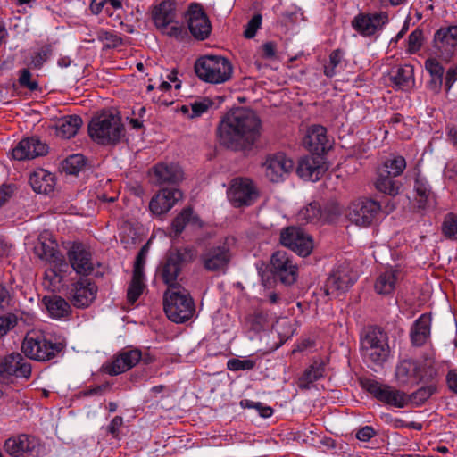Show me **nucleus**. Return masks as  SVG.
Here are the masks:
<instances>
[{"mask_svg":"<svg viewBox=\"0 0 457 457\" xmlns=\"http://www.w3.org/2000/svg\"><path fill=\"white\" fill-rule=\"evenodd\" d=\"M65 347L66 342L62 337L41 331L28 334L21 345L24 354L37 361H49L62 356Z\"/></svg>","mask_w":457,"mask_h":457,"instance_id":"nucleus-2","label":"nucleus"},{"mask_svg":"<svg viewBox=\"0 0 457 457\" xmlns=\"http://www.w3.org/2000/svg\"><path fill=\"white\" fill-rule=\"evenodd\" d=\"M227 195L234 207L240 208L253 204L259 197V193L250 179L235 178L229 184Z\"/></svg>","mask_w":457,"mask_h":457,"instance_id":"nucleus-10","label":"nucleus"},{"mask_svg":"<svg viewBox=\"0 0 457 457\" xmlns=\"http://www.w3.org/2000/svg\"><path fill=\"white\" fill-rule=\"evenodd\" d=\"M435 378L432 381H417V383H427L411 395H408V403L411 402L416 406L422 405L428 399L437 392V383Z\"/></svg>","mask_w":457,"mask_h":457,"instance_id":"nucleus-41","label":"nucleus"},{"mask_svg":"<svg viewBox=\"0 0 457 457\" xmlns=\"http://www.w3.org/2000/svg\"><path fill=\"white\" fill-rule=\"evenodd\" d=\"M177 17L176 3L172 0H164L153 11V21L158 28H166L170 25Z\"/></svg>","mask_w":457,"mask_h":457,"instance_id":"nucleus-32","label":"nucleus"},{"mask_svg":"<svg viewBox=\"0 0 457 457\" xmlns=\"http://www.w3.org/2000/svg\"><path fill=\"white\" fill-rule=\"evenodd\" d=\"M182 198V193L177 188H162L153 196L149 203L150 211L155 215L169 212Z\"/></svg>","mask_w":457,"mask_h":457,"instance_id":"nucleus-25","label":"nucleus"},{"mask_svg":"<svg viewBox=\"0 0 457 457\" xmlns=\"http://www.w3.org/2000/svg\"><path fill=\"white\" fill-rule=\"evenodd\" d=\"M87 130L95 142L106 145L119 143L125 129L118 114L104 111L91 119Z\"/></svg>","mask_w":457,"mask_h":457,"instance_id":"nucleus-4","label":"nucleus"},{"mask_svg":"<svg viewBox=\"0 0 457 457\" xmlns=\"http://www.w3.org/2000/svg\"><path fill=\"white\" fill-rule=\"evenodd\" d=\"M457 46V25L441 27L434 34L433 47L443 59H450Z\"/></svg>","mask_w":457,"mask_h":457,"instance_id":"nucleus-21","label":"nucleus"},{"mask_svg":"<svg viewBox=\"0 0 457 457\" xmlns=\"http://www.w3.org/2000/svg\"><path fill=\"white\" fill-rule=\"evenodd\" d=\"M425 42L423 29L417 28L409 36L407 40L406 53L409 54H417Z\"/></svg>","mask_w":457,"mask_h":457,"instance_id":"nucleus-47","label":"nucleus"},{"mask_svg":"<svg viewBox=\"0 0 457 457\" xmlns=\"http://www.w3.org/2000/svg\"><path fill=\"white\" fill-rule=\"evenodd\" d=\"M84 166V156L82 154H72L66 158L63 169L69 174H77Z\"/></svg>","mask_w":457,"mask_h":457,"instance_id":"nucleus-52","label":"nucleus"},{"mask_svg":"<svg viewBox=\"0 0 457 457\" xmlns=\"http://www.w3.org/2000/svg\"><path fill=\"white\" fill-rule=\"evenodd\" d=\"M256 366V361L251 359L240 360L237 358L229 359L227 362V368L232 371L250 370Z\"/></svg>","mask_w":457,"mask_h":457,"instance_id":"nucleus-53","label":"nucleus"},{"mask_svg":"<svg viewBox=\"0 0 457 457\" xmlns=\"http://www.w3.org/2000/svg\"><path fill=\"white\" fill-rule=\"evenodd\" d=\"M154 172L159 184H175L182 179V171L173 164L158 163L154 166Z\"/></svg>","mask_w":457,"mask_h":457,"instance_id":"nucleus-37","label":"nucleus"},{"mask_svg":"<svg viewBox=\"0 0 457 457\" xmlns=\"http://www.w3.org/2000/svg\"><path fill=\"white\" fill-rule=\"evenodd\" d=\"M31 364L19 353H12L0 361V382L12 383L15 378L29 379Z\"/></svg>","mask_w":457,"mask_h":457,"instance_id":"nucleus-11","label":"nucleus"},{"mask_svg":"<svg viewBox=\"0 0 457 457\" xmlns=\"http://www.w3.org/2000/svg\"><path fill=\"white\" fill-rule=\"evenodd\" d=\"M19 84L22 87H26L30 91L37 90L39 86L37 81L31 80V73L28 69H22L20 71Z\"/></svg>","mask_w":457,"mask_h":457,"instance_id":"nucleus-56","label":"nucleus"},{"mask_svg":"<svg viewBox=\"0 0 457 457\" xmlns=\"http://www.w3.org/2000/svg\"><path fill=\"white\" fill-rule=\"evenodd\" d=\"M321 217L320 205L317 202L310 203L307 206L302 208L298 214L297 220L302 223H315Z\"/></svg>","mask_w":457,"mask_h":457,"instance_id":"nucleus-45","label":"nucleus"},{"mask_svg":"<svg viewBox=\"0 0 457 457\" xmlns=\"http://www.w3.org/2000/svg\"><path fill=\"white\" fill-rule=\"evenodd\" d=\"M388 22V14L386 12L374 13H358L352 21V27L362 37H372L377 32L382 30L383 27Z\"/></svg>","mask_w":457,"mask_h":457,"instance_id":"nucleus-17","label":"nucleus"},{"mask_svg":"<svg viewBox=\"0 0 457 457\" xmlns=\"http://www.w3.org/2000/svg\"><path fill=\"white\" fill-rule=\"evenodd\" d=\"M197 77L207 83L222 84L228 81L233 73L231 62L221 55H204L195 62Z\"/></svg>","mask_w":457,"mask_h":457,"instance_id":"nucleus-5","label":"nucleus"},{"mask_svg":"<svg viewBox=\"0 0 457 457\" xmlns=\"http://www.w3.org/2000/svg\"><path fill=\"white\" fill-rule=\"evenodd\" d=\"M384 170H377V178L374 186L380 193L395 196L399 193V183L396 182L393 176L386 175Z\"/></svg>","mask_w":457,"mask_h":457,"instance_id":"nucleus-40","label":"nucleus"},{"mask_svg":"<svg viewBox=\"0 0 457 457\" xmlns=\"http://www.w3.org/2000/svg\"><path fill=\"white\" fill-rule=\"evenodd\" d=\"M262 134V120L248 108L228 112L220 121L217 136L220 144L232 151L250 150Z\"/></svg>","mask_w":457,"mask_h":457,"instance_id":"nucleus-1","label":"nucleus"},{"mask_svg":"<svg viewBox=\"0 0 457 457\" xmlns=\"http://www.w3.org/2000/svg\"><path fill=\"white\" fill-rule=\"evenodd\" d=\"M325 372V365L323 362L314 361L310 365L298 378L297 385L302 390H308L312 385L323 378Z\"/></svg>","mask_w":457,"mask_h":457,"instance_id":"nucleus-39","label":"nucleus"},{"mask_svg":"<svg viewBox=\"0 0 457 457\" xmlns=\"http://www.w3.org/2000/svg\"><path fill=\"white\" fill-rule=\"evenodd\" d=\"M11 294L5 285L0 280V309L9 305ZM18 318L14 313L8 312L0 316V338L4 337L10 330L16 327Z\"/></svg>","mask_w":457,"mask_h":457,"instance_id":"nucleus-30","label":"nucleus"},{"mask_svg":"<svg viewBox=\"0 0 457 457\" xmlns=\"http://www.w3.org/2000/svg\"><path fill=\"white\" fill-rule=\"evenodd\" d=\"M280 243L301 256L309 255L313 248L310 235L297 227H287L280 233Z\"/></svg>","mask_w":457,"mask_h":457,"instance_id":"nucleus-16","label":"nucleus"},{"mask_svg":"<svg viewBox=\"0 0 457 457\" xmlns=\"http://www.w3.org/2000/svg\"><path fill=\"white\" fill-rule=\"evenodd\" d=\"M361 352L365 361L382 365L389 354L384 333L378 328H369L361 339Z\"/></svg>","mask_w":457,"mask_h":457,"instance_id":"nucleus-8","label":"nucleus"},{"mask_svg":"<svg viewBox=\"0 0 457 457\" xmlns=\"http://www.w3.org/2000/svg\"><path fill=\"white\" fill-rule=\"evenodd\" d=\"M249 328L254 332H260L264 327L265 319L262 313H254L246 317Z\"/></svg>","mask_w":457,"mask_h":457,"instance_id":"nucleus-58","label":"nucleus"},{"mask_svg":"<svg viewBox=\"0 0 457 457\" xmlns=\"http://www.w3.org/2000/svg\"><path fill=\"white\" fill-rule=\"evenodd\" d=\"M82 125V119L76 114L61 118L56 123V135L69 139L74 137Z\"/></svg>","mask_w":457,"mask_h":457,"instance_id":"nucleus-35","label":"nucleus"},{"mask_svg":"<svg viewBox=\"0 0 457 457\" xmlns=\"http://www.w3.org/2000/svg\"><path fill=\"white\" fill-rule=\"evenodd\" d=\"M197 256L194 246L177 247L167 252L163 261L159 264L156 276L168 286V288L181 287L178 278L184 265L191 263Z\"/></svg>","mask_w":457,"mask_h":457,"instance_id":"nucleus-3","label":"nucleus"},{"mask_svg":"<svg viewBox=\"0 0 457 457\" xmlns=\"http://www.w3.org/2000/svg\"><path fill=\"white\" fill-rule=\"evenodd\" d=\"M158 29L162 34L177 39H182L186 34L184 27L180 25L176 20L170 23V25H166V28Z\"/></svg>","mask_w":457,"mask_h":457,"instance_id":"nucleus-54","label":"nucleus"},{"mask_svg":"<svg viewBox=\"0 0 457 457\" xmlns=\"http://www.w3.org/2000/svg\"><path fill=\"white\" fill-rule=\"evenodd\" d=\"M262 24V15L260 13L254 14L252 19L247 22L246 28L244 31L245 38H253L260 29Z\"/></svg>","mask_w":457,"mask_h":457,"instance_id":"nucleus-55","label":"nucleus"},{"mask_svg":"<svg viewBox=\"0 0 457 457\" xmlns=\"http://www.w3.org/2000/svg\"><path fill=\"white\" fill-rule=\"evenodd\" d=\"M37 445V442L34 436L20 435L16 437L8 438L4 442V448L8 454L19 457L24 453L33 452Z\"/></svg>","mask_w":457,"mask_h":457,"instance_id":"nucleus-29","label":"nucleus"},{"mask_svg":"<svg viewBox=\"0 0 457 457\" xmlns=\"http://www.w3.org/2000/svg\"><path fill=\"white\" fill-rule=\"evenodd\" d=\"M406 168V161L401 156H394L392 158L386 159L378 168V170H384L386 175L393 177L400 176Z\"/></svg>","mask_w":457,"mask_h":457,"instance_id":"nucleus-43","label":"nucleus"},{"mask_svg":"<svg viewBox=\"0 0 457 457\" xmlns=\"http://www.w3.org/2000/svg\"><path fill=\"white\" fill-rule=\"evenodd\" d=\"M109 384L104 383L102 385L89 386L79 392V395L83 397H88L93 395H102L108 388Z\"/></svg>","mask_w":457,"mask_h":457,"instance_id":"nucleus-61","label":"nucleus"},{"mask_svg":"<svg viewBox=\"0 0 457 457\" xmlns=\"http://www.w3.org/2000/svg\"><path fill=\"white\" fill-rule=\"evenodd\" d=\"M380 209V204L374 200H358L351 204L348 218L358 226L367 227L373 222Z\"/></svg>","mask_w":457,"mask_h":457,"instance_id":"nucleus-20","label":"nucleus"},{"mask_svg":"<svg viewBox=\"0 0 457 457\" xmlns=\"http://www.w3.org/2000/svg\"><path fill=\"white\" fill-rule=\"evenodd\" d=\"M185 19L191 35L197 40H205L212 32L211 21L199 3H191L185 12Z\"/></svg>","mask_w":457,"mask_h":457,"instance_id":"nucleus-15","label":"nucleus"},{"mask_svg":"<svg viewBox=\"0 0 457 457\" xmlns=\"http://www.w3.org/2000/svg\"><path fill=\"white\" fill-rule=\"evenodd\" d=\"M303 145L310 152L317 155L325 153L329 147L327 129L321 125H312L310 127L303 138Z\"/></svg>","mask_w":457,"mask_h":457,"instance_id":"nucleus-28","label":"nucleus"},{"mask_svg":"<svg viewBox=\"0 0 457 457\" xmlns=\"http://www.w3.org/2000/svg\"><path fill=\"white\" fill-rule=\"evenodd\" d=\"M402 279L403 272L398 267H388L377 277L374 290L378 295H389L395 292L396 285Z\"/></svg>","mask_w":457,"mask_h":457,"instance_id":"nucleus-26","label":"nucleus"},{"mask_svg":"<svg viewBox=\"0 0 457 457\" xmlns=\"http://www.w3.org/2000/svg\"><path fill=\"white\" fill-rule=\"evenodd\" d=\"M143 358L140 349L126 346L117 352L110 361L103 365V370L110 376H118L134 368Z\"/></svg>","mask_w":457,"mask_h":457,"instance_id":"nucleus-13","label":"nucleus"},{"mask_svg":"<svg viewBox=\"0 0 457 457\" xmlns=\"http://www.w3.org/2000/svg\"><path fill=\"white\" fill-rule=\"evenodd\" d=\"M187 225H192L196 228L203 226L202 220L198 215L194 213L192 208L187 207L182 210L176 218L173 220L171 224V229L175 237H179L184 230Z\"/></svg>","mask_w":457,"mask_h":457,"instance_id":"nucleus-34","label":"nucleus"},{"mask_svg":"<svg viewBox=\"0 0 457 457\" xmlns=\"http://www.w3.org/2000/svg\"><path fill=\"white\" fill-rule=\"evenodd\" d=\"M395 377L403 384H407L412 378L417 381H432L437 377V370L415 360H403L396 366Z\"/></svg>","mask_w":457,"mask_h":457,"instance_id":"nucleus-12","label":"nucleus"},{"mask_svg":"<svg viewBox=\"0 0 457 457\" xmlns=\"http://www.w3.org/2000/svg\"><path fill=\"white\" fill-rule=\"evenodd\" d=\"M270 266L276 281L285 286H291L296 281L298 267L287 252L281 250L275 252L270 258Z\"/></svg>","mask_w":457,"mask_h":457,"instance_id":"nucleus-14","label":"nucleus"},{"mask_svg":"<svg viewBox=\"0 0 457 457\" xmlns=\"http://www.w3.org/2000/svg\"><path fill=\"white\" fill-rule=\"evenodd\" d=\"M355 278L346 266L334 269L324 285V293L328 296L337 297L348 290L355 282Z\"/></svg>","mask_w":457,"mask_h":457,"instance_id":"nucleus-18","label":"nucleus"},{"mask_svg":"<svg viewBox=\"0 0 457 457\" xmlns=\"http://www.w3.org/2000/svg\"><path fill=\"white\" fill-rule=\"evenodd\" d=\"M414 190L417 195L419 208L424 209L426 205L434 199V194L428 180L418 174L414 180Z\"/></svg>","mask_w":457,"mask_h":457,"instance_id":"nucleus-42","label":"nucleus"},{"mask_svg":"<svg viewBox=\"0 0 457 457\" xmlns=\"http://www.w3.org/2000/svg\"><path fill=\"white\" fill-rule=\"evenodd\" d=\"M361 386L374 398L386 405L403 408L408 404V395L388 385L365 378L361 380Z\"/></svg>","mask_w":457,"mask_h":457,"instance_id":"nucleus-9","label":"nucleus"},{"mask_svg":"<svg viewBox=\"0 0 457 457\" xmlns=\"http://www.w3.org/2000/svg\"><path fill=\"white\" fill-rule=\"evenodd\" d=\"M52 46L50 45H45L38 49L37 52L34 53L31 57L30 65L32 68L40 69L43 64L52 55Z\"/></svg>","mask_w":457,"mask_h":457,"instance_id":"nucleus-51","label":"nucleus"},{"mask_svg":"<svg viewBox=\"0 0 457 457\" xmlns=\"http://www.w3.org/2000/svg\"><path fill=\"white\" fill-rule=\"evenodd\" d=\"M446 384L452 392L457 394V369L448 371L446 375Z\"/></svg>","mask_w":457,"mask_h":457,"instance_id":"nucleus-64","label":"nucleus"},{"mask_svg":"<svg viewBox=\"0 0 457 457\" xmlns=\"http://www.w3.org/2000/svg\"><path fill=\"white\" fill-rule=\"evenodd\" d=\"M425 68L430 77H443L444 75V67L436 59L429 58L426 60Z\"/></svg>","mask_w":457,"mask_h":457,"instance_id":"nucleus-59","label":"nucleus"},{"mask_svg":"<svg viewBox=\"0 0 457 457\" xmlns=\"http://www.w3.org/2000/svg\"><path fill=\"white\" fill-rule=\"evenodd\" d=\"M145 287V277L133 275L127 290L128 302L134 304L142 295Z\"/></svg>","mask_w":457,"mask_h":457,"instance_id":"nucleus-46","label":"nucleus"},{"mask_svg":"<svg viewBox=\"0 0 457 457\" xmlns=\"http://www.w3.org/2000/svg\"><path fill=\"white\" fill-rule=\"evenodd\" d=\"M262 166L270 181L279 182L285 174L293 170L294 162L284 153H276L269 154Z\"/></svg>","mask_w":457,"mask_h":457,"instance_id":"nucleus-22","label":"nucleus"},{"mask_svg":"<svg viewBox=\"0 0 457 457\" xmlns=\"http://www.w3.org/2000/svg\"><path fill=\"white\" fill-rule=\"evenodd\" d=\"M67 254L71 266L78 274L87 276L92 273L91 253L81 243H73Z\"/></svg>","mask_w":457,"mask_h":457,"instance_id":"nucleus-24","label":"nucleus"},{"mask_svg":"<svg viewBox=\"0 0 457 457\" xmlns=\"http://www.w3.org/2000/svg\"><path fill=\"white\" fill-rule=\"evenodd\" d=\"M48 152V146L36 137L21 140L12 149V154L15 160L24 161L43 156Z\"/></svg>","mask_w":457,"mask_h":457,"instance_id":"nucleus-23","label":"nucleus"},{"mask_svg":"<svg viewBox=\"0 0 457 457\" xmlns=\"http://www.w3.org/2000/svg\"><path fill=\"white\" fill-rule=\"evenodd\" d=\"M163 309L169 320L175 323L189 320L195 312L192 297L182 287L168 288L165 291Z\"/></svg>","mask_w":457,"mask_h":457,"instance_id":"nucleus-6","label":"nucleus"},{"mask_svg":"<svg viewBox=\"0 0 457 457\" xmlns=\"http://www.w3.org/2000/svg\"><path fill=\"white\" fill-rule=\"evenodd\" d=\"M376 436L375 429L370 426H365L359 429L356 433V437L360 441L368 442Z\"/></svg>","mask_w":457,"mask_h":457,"instance_id":"nucleus-62","label":"nucleus"},{"mask_svg":"<svg viewBox=\"0 0 457 457\" xmlns=\"http://www.w3.org/2000/svg\"><path fill=\"white\" fill-rule=\"evenodd\" d=\"M97 294V286L87 278H80L71 284L68 298L76 308L88 307L95 300Z\"/></svg>","mask_w":457,"mask_h":457,"instance_id":"nucleus-19","label":"nucleus"},{"mask_svg":"<svg viewBox=\"0 0 457 457\" xmlns=\"http://www.w3.org/2000/svg\"><path fill=\"white\" fill-rule=\"evenodd\" d=\"M29 181L36 193L45 195L53 192L55 185L54 174L44 169H37L33 171Z\"/></svg>","mask_w":457,"mask_h":457,"instance_id":"nucleus-33","label":"nucleus"},{"mask_svg":"<svg viewBox=\"0 0 457 457\" xmlns=\"http://www.w3.org/2000/svg\"><path fill=\"white\" fill-rule=\"evenodd\" d=\"M325 171L326 167L320 155L301 158L296 169L299 177L310 181L319 180Z\"/></svg>","mask_w":457,"mask_h":457,"instance_id":"nucleus-27","label":"nucleus"},{"mask_svg":"<svg viewBox=\"0 0 457 457\" xmlns=\"http://www.w3.org/2000/svg\"><path fill=\"white\" fill-rule=\"evenodd\" d=\"M35 253L42 260L47 261L53 263L62 262V256L59 252L53 246L46 242H39L34 247Z\"/></svg>","mask_w":457,"mask_h":457,"instance_id":"nucleus-44","label":"nucleus"},{"mask_svg":"<svg viewBox=\"0 0 457 457\" xmlns=\"http://www.w3.org/2000/svg\"><path fill=\"white\" fill-rule=\"evenodd\" d=\"M442 233L451 240H457V215L448 213L442 223Z\"/></svg>","mask_w":457,"mask_h":457,"instance_id":"nucleus-49","label":"nucleus"},{"mask_svg":"<svg viewBox=\"0 0 457 457\" xmlns=\"http://www.w3.org/2000/svg\"><path fill=\"white\" fill-rule=\"evenodd\" d=\"M123 425V419L121 416H115L108 426V432L114 437L117 438L119 436L120 428Z\"/></svg>","mask_w":457,"mask_h":457,"instance_id":"nucleus-63","label":"nucleus"},{"mask_svg":"<svg viewBox=\"0 0 457 457\" xmlns=\"http://www.w3.org/2000/svg\"><path fill=\"white\" fill-rule=\"evenodd\" d=\"M344 53L341 49L333 50L329 54L328 64L324 65V74L328 78H333L337 73V68L341 63Z\"/></svg>","mask_w":457,"mask_h":457,"instance_id":"nucleus-50","label":"nucleus"},{"mask_svg":"<svg viewBox=\"0 0 457 457\" xmlns=\"http://www.w3.org/2000/svg\"><path fill=\"white\" fill-rule=\"evenodd\" d=\"M49 316L53 319H68L71 315L70 303L60 295H46L42 299Z\"/></svg>","mask_w":457,"mask_h":457,"instance_id":"nucleus-31","label":"nucleus"},{"mask_svg":"<svg viewBox=\"0 0 457 457\" xmlns=\"http://www.w3.org/2000/svg\"><path fill=\"white\" fill-rule=\"evenodd\" d=\"M212 105V102L207 98H204L201 101H195L191 104L192 116H201L203 113L206 112Z\"/></svg>","mask_w":457,"mask_h":457,"instance_id":"nucleus-60","label":"nucleus"},{"mask_svg":"<svg viewBox=\"0 0 457 457\" xmlns=\"http://www.w3.org/2000/svg\"><path fill=\"white\" fill-rule=\"evenodd\" d=\"M146 253H147V248H146V245H145L140 249V251L138 252V253L136 257V260L134 262L133 275L145 277L144 268H145V264Z\"/></svg>","mask_w":457,"mask_h":457,"instance_id":"nucleus-57","label":"nucleus"},{"mask_svg":"<svg viewBox=\"0 0 457 457\" xmlns=\"http://www.w3.org/2000/svg\"><path fill=\"white\" fill-rule=\"evenodd\" d=\"M391 81L400 89L407 90L414 84V68L412 65L405 64L396 67L391 71Z\"/></svg>","mask_w":457,"mask_h":457,"instance_id":"nucleus-36","label":"nucleus"},{"mask_svg":"<svg viewBox=\"0 0 457 457\" xmlns=\"http://www.w3.org/2000/svg\"><path fill=\"white\" fill-rule=\"evenodd\" d=\"M97 39L104 43V48H116L122 45L120 35L113 31L101 29L97 32Z\"/></svg>","mask_w":457,"mask_h":457,"instance_id":"nucleus-48","label":"nucleus"},{"mask_svg":"<svg viewBox=\"0 0 457 457\" xmlns=\"http://www.w3.org/2000/svg\"><path fill=\"white\" fill-rule=\"evenodd\" d=\"M430 335V319L421 315L414 323L411 331V340L413 345H423Z\"/></svg>","mask_w":457,"mask_h":457,"instance_id":"nucleus-38","label":"nucleus"},{"mask_svg":"<svg viewBox=\"0 0 457 457\" xmlns=\"http://www.w3.org/2000/svg\"><path fill=\"white\" fill-rule=\"evenodd\" d=\"M233 238L226 237L204 246L199 255L203 268L209 272L225 274L232 260L231 243Z\"/></svg>","mask_w":457,"mask_h":457,"instance_id":"nucleus-7","label":"nucleus"}]
</instances>
